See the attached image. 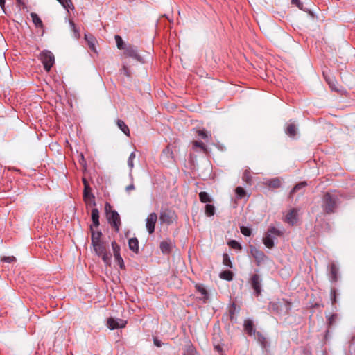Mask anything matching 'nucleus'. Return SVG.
<instances>
[{
	"instance_id": "f257e3e1",
	"label": "nucleus",
	"mask_w": 355,
	"mask_h": 355,
	"mask_svg": "<svg viewBox=\"0 0 355 355\" xmlns=\"http://www.w3.org/2000/svg\"><path fill=\"white\" fill-rule=\"evenodd\" d=\"M338 197L336 194L327 192L322 197L323 210L327 214L334 213L338 205Z\"/></svg>"
},
{
	"instance_id": "f03ea898",
	"label": "nucleus",
	"mask_w": 355,
	"mask_h": 355,
	"mask_svg": "<svg viewBox=\"0 0 355 355\" xmlns=\"http://www.w3.org/2000/svg\"><path fill=\"white\" fill-rule=\"evenodd\" d=\"M105 211L108 223L116 232H119L121 223L119 213L116 210L112 209V207L109 202L105 203Z\"/></svg>"
},
{
	"instance_id": "7ed1b4c3",
	"label": "nucleus",
	"mask_w": 355,
	"mask_h": 355,
	"mask_svg": "<svg viewBox=\"0 0 355 355\" xmlns=\"http://www.w3.org/2000/svg\"><path fill=\"white\" fill-rule=\"evenodd\" d=\"M95 253L101 257L106 266H110L112 263V254L107 251L106 244L101 241L92 244Z\"/></svg>"
},
{
	"instance_id": "20e7f679",
	"label": "nucleus",
	"mask_w": 355,
	"mask_h": 355,
	"mask_svg": "<svg viewBox=\"0 0 355 355\" xmlns=\"http://www.w3.org/2000/svg\"><path fill=\"white\" fill-rule=\"evenodd\" d=\"M270 308L278 314H288L291 310V302L287 300H278L277 302H272L269 304Z\"/></svg>"
},
{
	"instance_id": "39448f33",
	"label": "nucleus",
	"mask_w": 355,
	"mask_h": 355,
	"mask_svg": "<svg viewBox=\"0 0 355 355\" xmlns=\"http://www.w3.org/2000/svg\"><path fill=\"white\" fill-rule=\"evenodd\" d=\"M283 232L275 227H269L263 237V243L269 249L275 246L274 239L277 236H282Z\"/></svg>"
},
{
	"instance_id": "423d86ee",
	"label": "nucleus",
	"mask_w": 355,
	"mask_h": 355,
	"mask_svg": "<svg viewBox=\"0 0 355 355\" xmlns=\"http://www.w3.org/2000/svg\"><path fill=\"white\" fill-rule=\"evenodd\" d=\"M262 282L263 279L261 275L257 273L252 274L249 279L248 282L253 290V294L256 297L261 295L263 291Z\"/></svg>"
},
{
	"instance_id": "0eeeda50",
	"label": "nucleus",
	"mask_w": 355,
	"mask_h": 355,
	"mask_svg": "<svg viewBox=\"0 0 355 355\" xmlns=\"http://www.w3.org/2000/svg\"><path fill=\"white\" fill-rule=\"evenodd\" d=\"M177 218L175 211L168 208L162 209L159 215V220L161 223L168 225L175 221Z\"/></svg>"
},
{
	"instance_id": "6e6552de",
	"label": "nucleus",
	"mask_w": 355,
	"mask_h": 355,
	"mask_svg": "<svg viewBox=\"0 0 355 355\" xmlns=\"http://www.w3.org/2000/svg\"><path fill=\"white\" fill-rule=\"evenodd\" d=\"M40 59L44 69L46 71H49L55 63L53 54L49 51H44L41 53Z\"/></svg>"
},
{
	"instance_id": "1a4fd4ad",
	"label": "nucleus",
	"mask_w": 355,
	"mask_h": 355,
	"mask_svg": "<svg viewBox=\"0 0 355 355\" xmlns=\"http://www.w3.org/2000/svg\"><path fill=\"white\" fill-rule=\"evenodd\" d=\"M249 248L251 255L254 258L257 262V266H259L266 261L267 256L262 250L257 249L252 245H250Z\"/></svg>"
},
{
	"instance_id": "9d476101",
	"label": "nucleus",
	"mask_w": 355,
	"mask_h": 355,
	"mask_svg": "<svg viewBox=\"0 0 355 355\" xmlns=\"http://www.w3.org/2000/svg\"><path fill=\"white\" fill-rule=\"evenodd\" d=\"M123 53L126 57L132 58L141 62H143L141 56L138 53L137 47L134 45L128 44Z\"/></svg>"
},
{
	"instance_id": "9b49d317",
	"label": "nucleus",
	"mask_w": 355,
	"mask_h": 355,
	"mask_svg": "<svg viewBox=\"0 0 355 355\" xmlns=\"http://www.w3.org/2000/svg\"><path fill=\"white\" fill-rule=\"evenodd\" d=\"M111 244L115 261L119 266L121 269H123L125 268V265L123 259L121 256V248L115 241H112Z\"/></svg>"
},
{
	"instance_id": "f8f14e48",
	"label": "nucleus",
	"mask_w": 355,
	"mask_h": 355,
	"mask_svg": "<svg viewBox=\"0 0 355 355\" xmlns=\"http://www.w3.org/2000/svg\"><path fill=\"white\" fill-rule=\"evenodd\" d=\"M157 220V215L155 212L150 213L146 219V227L148 232L151 234L155 232V224Z\"/></svg>"
},
{
	"instance_id": "ddd939ff",
	"label": "nucleus",
	"mask_w": 355,
	"mask_h": 355,
	"mask_svg": "<svg viewBox=\"0 0 355 355\" xmlns=\"http://www.w3.org/2000/svg\"><path fill=\"white\" fill-rule=\"evenodd\" d=\"M127 322L119 318H110L107 319V324L111 330L123 328L125 327Z\"/></svg>"
},
{
	"instance_id": "4468645a",
	"label": "nucleus",
	"mask_w": 355,
	"mask_h": 355,
	"mask_svg": "<svg viewBox=\"0 0 355 355\" xmlns=\"http://www.w3.org/2000/svg\"><path fill=\"white\" fill-rule=\"evenodd\" d=\"M283 178H273L267 179L264 182V184L271 189H279L282 187Z\"/></svg>"
},
{
	"instance_id": "2eb2a0df",
	"label": "nucleus",
	"mask_w": 355,
	"mask_h": 355,
	"mask_svg": "<svg viewBox=\"0 0 355 355\" xmlns=\"http://www.w3.org/2000/svg\"><path fill=\"white\" fill-rule=\"evenodd\" d=\"M95 197L94 194L92 193V188L90 186H85L83 189V200L85 202H87L89 200H92V205L96 206V203L94 200Z\"/></svg>"
},
{
	"instance_id": "dca6fc26",
	"label": "nucleus",
	"mask_w": 355,
	"mask_h": 355,
	"mask_svg": "<svg viewBox=\"0 0 355 355\" xmlns=\"http://www.w3.org/2000/svg\"><path fill=\"white\" fill-rule=\"evenodd\" d=\"M326 318L328 329L326 331L325 338H327L329 329L335 324L336 320L338 319V315L337 313L329 314L326 315Z\"/></svg>"
},
{
	"instance_id": "f3484780",
	"label": "nucleus",
	"mask_w": 355,
	"mask_h": 355,
	"mask_svg": "<svg viewBox=\"0 0 355 355\" xmlns=\"http://www.w3.org/2000/svg\"><path fill=\"white\" fill-rule=\"evenodd\" d=\"M243 327L244 330L249 336H252L256 335L257 331L254 327L253 322L251 320H245L244 321Z\"/></svg>"
},
{
	"instance_id": "a211bd4d",
	"label": "nucleus",
	"mask_w": 355,
	"mask_h": 355,
	"mask_svg": "<svg viewBox=\"0 0 355 355\" xmlns=\"http://www.w3.org/2000/svg\"><path fill=\"white\" fill-rule=\"evenodd\" d=\"M286 222L288 224L293 225L297 221V211L296 209H291L286 216Z\"/></svg>"
},
{
	"instance_id": "6ab92c4d",
	"label": "nucleus",
	"mask_w": 355,
	"mask_h": 355,
	"mask_svg": "<svg viewBox=\"0 0 355 355\" xmlns=\"http://www.w3.org/2000/svg\"><path fill=\"white\" fill-rule=\"evenodd\" d=\"M159 248L161 252L165 254H169L171 252L172 242L171 240H164L160 243Z\"/></svg>"
},
{
	"instance_id": "aec40b11",
	"label": "nucleus",
	"mask_w": 355,
	"mask_h": 355,
	"mask_svg": "<svg viewBox=\"0 0 355 355\" xmlns=\"http://www.w3.org/2000/svg\"><path fill=\"white\" fill-rule=\"evenodd\" d=\"M91 218L92 221V227H98L99 223V211L97 208H93L91 211Z\"/></svg>"
},
{
	"instance_id": "412c9836",
	"label": "nucleus",
	"mask_w": 355,
	"mask_h": 355,
	"mask_svg": "<svg viewBox=\"0 0 355 355\" xmlns=\"http://www.w3.org/2000/svg\"><path fill=\"white\" fill-rule=\"evenodd\" d=\"M85 39L86 42H87L90 50L94 52H96V46H95V42H96L95 37L91 34H85Z\"/></svg>"
},
{
	"instance_id": "4be33fe9",
	"label": "nucleus",
	"mask_w": 355,
	"mask_h": 355,
	"mask_svg": "<svg viewBox=\"0 0 355 355\" xmlns=\"http://www.w3.org/2000/svg\"><path fill=\"white\" fill-rule=\"evenodd\" d=\"M128 246L130 250L136 254L139 253V241L136 237H133L129 239Z\"/></svg>"
},
{
	"instance_id": "5701e85b",
	"label": "nucleus",
	"mask_w": 355,
	"mask_h": 355,
	"mask_svg": "<svg viewBox=\"0 0 355 355\" xmlns=\"http://www.w3.org/2000/svg\"><path fill=\"white\" fill-rule=\"evenodd\" d=\"M338 268L336 264L332 263L330 265V279L331 282L338 280Z\"/></svg>"
},
{
	"instance_id": "b1692460",
	"label": "nucleus",
	"mask_w": 355,
	"mask_h": 355,
	"mask_svg": "<svg viewBox=\"0 0 355 355\" xmlns=\"http://www.w3.org/2000/svg\"><path fill=\"white\" fill-rule=\"evenodd\" d=\"M90 230H91V232H92V237H91L92 244L102 241L101 240V236H102L101 231H96V232H95L92 226H90Z\"/></svg>"
},
{
	"instance_id": "393cba45",
	"label": "nucleus",
	"mask_w": 355,
	"mask_h": 355,
	"mask_svg": "<svg viewBox=\"0 0 355 355\" xmlns=\"http://www.w3.org/2000/svg\"><path fill=\"white\" fill-rule=\"evenodd\" d=\"M198 196L200 202L202 203H211L213 200L209 194L206 191L200 192Z\"/></svg>"
},
{
	"instance_id": "a878e982",
	"label": "nucleus",
	"mask_w": 355,
	"mask_h": 355,
	"mask_svg": "<svg viewBox=\"0 0 355 355\" xmlns=\"http://www.w3.org/2000/svg\"><path fill=\"white\" fill-rule=\"evenodd\" d=\"M118 128L127 136H130V130L128 126L121 119L116 121Z\"/></svg>"
},
{
	"instance_id": "bb28decb",
	"label": "nucleus",
	"mask_w": 355,
	"mask_h": 355,
	"mask_svg": "<svg viewBox=\"0 0 355 355\" xmlns=\"http://www.w3.org/2000/svg\"><path fill=\"white\" fill-rule=\"evenodd\" d=\"M307 186V182L306 181L300 182V183H297L295 185V187L291 190L289 193V197L292 198L293 193L295 192L304 189Z\"/></svg>"
},
{
	"instance_id": "cd10ccee",
	"label": "nucleus",
	"mask_w": 355,
	"mask_h": 355,
	"mask_svg": "<svg viewBox=\"0 0 355 355\" xmlns=\"http://www.w3.org/2000/svg\"><path fill=\"white\" fill-rule=\"evenodd\" d=\"M216 212V208L214 205L207 203L205 206V213L207 216L211 217L213 216L215 214Z\"/></svg>"
},
{
	"instance_id": "c85d7f7f",
	"label": "nucleus",
	"mask_w": 355,
	"mask_h": 355,
	"mask_svg": "<svg viewBox=\"0 0 355 355\" xmlns=\"http://www.w3.org/2000/svg\"><path fill=\"white\" fill-rule=\"evenodd\" d=\"M31 17L33 24L35 25L36 27L41 28L43 26V23H42L40 17L37 15V14H36L35 12H31Z\"/></svg>"
},
{
	"instance_id": "c756f323",
	"label": "nucleus",
	"mask_w": 355,
	"mask_h": 355,
	"mask_svg": "<svg viewBox=\"0 0 355 355\" xmlns=\"http://www.w3.org/2000/svg\"><path fill=\"white\" fill-rule=\"evenodd\" d=\"M219 277L223 279L231 281L233 279L234 274L231 270H223L220 273Z\"/></svg>"
},
{
	"instance_id": "7c9ffc66",
	"label": "nucleus",
	"mask_w": 355,
	"mask_h": 355,
	"mask_svg": "<svg viewBox=\"0 0 355 355\" xmlns=\"http://www.w3.org/2000/svg\"><path fill=\"white\" fill-rule=\"evenodd\" d=\"M115 42L116 43L117 48L119 49H123L124 50L128 44H125L122 39V37L120 35H116L115 37Z\"/></svg>"
},
{
	"instance_id": "2f4dec72",
	"label": "nucleus",
	"mask_w": 355,
	"mask_h": 355,
	"mask_svg": "<svg viewBox=\"0 0 355 355\" xmlns=\"http://www.w3.org/2000/svg\"><path fill=\"white\" fill-rule=\"evenodd\" d=\"M135 158V152H132L128 157V166L130 168L129 176L130 177V178L132 180L133 179L132 174V168L134 167L133 160Z\"/></svg>"
},
{
	"instance_id": "473e14b6",
	"label": "nucleus",
	"mask_w": 355,
	"mask_h": 355,
	"mask_svg": "<svg viewBox=\"0 0 355 355\" xmlns=\"http://www.w3.org/2000/svg\"><path fill=\"white\" fill-rule=\"evenodd\" d=\"M197 352L191 345H188L184 348L183 355H196Z\"/></svg>"
},
{
	"instance_id": "72a5a7b5",
	"label": "nucleus",
	"mask_w": 355,
	"mask_h": 355,
	"mask_svg": "<svg viewBox=\"0 0 355 355\" xmlns=\"http://www.w3.org/2000/svg\"><path fill=\"white\" fill-rule=\"evenodd\" d=\"M297 128L294 124H289L286 130V133L290 137H294L296 135Z\"/></svg>"
},
{
	"instance_id": "f704fd0d",
	"label": "nucleus",
	"mask_w": 355,
	"mask_h": 355,
	"mask_svg": "<svg viewBox=\"0 0 355 355\" xmlns=\"http://www.w3.org/2000/svg\"><path fill=\"white\" fill-rule=\"evenodd\" d=\"M243 181L245 182L248 184H252V176L249 171L245 170L242 176Z\"/></svg>"
},
{
	"instance_id": "c9c22d12",
	"label": "nucleus",
	"mask_w": 355,
	"mask_h": 355,
	"mask_svg": "<svg viewBox=\"0 0 355 355\" xmlns=\"http://www.w3.org/2000/svg\"><path fill=\"white\" fill-rule=\"evenodd\" d=\"M67 11L69 8H73L71 0H57Z\"/></svg>"
},
{
	"instance_id": "e433bc0d",
	"label": "nucleus",
	"mask_w": 355,
	"mask_h": 355,
	"mask_svg": "<svg viewBox=\"0 0 355 355\" xmlns=\"http://www.w3.org/2000/svg\"><path fill=\"white\" fill-rule=\"evenodd\" d=\"M223 263L230 268H232V261L227 254H223Z\"/></svg>"
},
{
	"instance_id": "4c0bfd02",
	"label": "nucleus",
	"mask_w": 355,
	"mask_h": 355,
	"mask_svg": "<svg viewBox=\"0 0 355 355\" xmlns=\"http://www.w3.org/2000/svg\"><path fill=\"white\" fill-rule=\"evenodd\" d=\"M195 287H196V289L199 293H200L203 295V297L205 298H207L208 297V293H207V290L203 287L202 285H201V284H196Z\"/></svg>"
},
{
	"instance_id": "58836bf2",
	"label": "nucleus",
	"mask_w": 355,
	"mask_h": 355,
	"mask_svg": "<svg viewBox=\"0 0 355 355\" xmlns=\"http://www.w3.org/2000/svg\"><path fill=\"white\" fill-rule=\"evenodd\" d=\"M235 193L238 198H243L245 195V189L241 187H237L235 189Z\"/></svg>"
},
{
	"instance_id": "ea45409f",
	"label": "nucleus",
	"mask_w": 355,
	"mask_h": 355,
	"mask_svg": "<svg viewBox=\"0 0 355 355\" xmlns=\"http://www.w3.org/2000/svg\"><path fill=\"white\" fill-rule=\"evenodd\" d=\"M228 245L230 248H232L233 249H236V250H241L242 248L241 245L240 244V243H239L236 240H230L228 242Z\"/></svg>"
},
{
	"instance_id": "a19ab883",
	"label": "nucleus",
	"mask_w": 355,
	"mask_h": 355,
	"mask_svg": "<svg viewBox=\"0 0 355 355\" xmlns=\"http://www.w3.org/2000/svg\"><path fill=\"white\" fill-rule=\"evenodd\" d=\"M240 230L245 236H250L252 234V230L249 227L242 225L240 227Z\"/></svg>"
},
{
	"instance_id": "79ce46f5",
	"label": "nucleus",
	"mask_w": 355,
	"mask_h": 355,
	"mask_svg": "<svg viewBox=\"0 0 355 355\" xmlns=\"http://www.w3.org/2000/svg\"><path fill=\"white\" fill-rule=\"evenodd\" d=\"M331 300L332 304H334L337 301V290L335 288L331 289Z\"/></svg>"
},
{
	"instance_id": "37998d69",
	"label": "nucleus",
	"mask_w": 355,
	"mask_h": 355,
	"mask_svg": "<svg viewBox=\"0 0 355 355\" xmlns=\"http://www.w3.org/2000/svg\"><path fill=\"white\" fill-rule=\"evenodd\" d=\"M197 133L199 137L205 140L208 139L209 136H210V133L205 130H199Z\"/></svg>"
},
{
	"instance_id": "c03bdc74",
	"label": "nucleus",
	"mask_w": 355,
	"mask_h": 355,
	"mask_svg": "<svg viewBox=\"0 0 355 355\" xmlns=\"http://www.w3.org/2000/svg\"><path fill=\"white\" fill-rule=\"evenodd\" d=\"M1 261L3 263H12L16 261V258L14 256L3 257Z\"/></svg>"
},
{
	"instance_id": "a18cd8bd",
	"label": "nucleus",
	"mask_w": 355,
	"mask_h": 355,
	"mask_svg": "<svg viewBox=\"0 0 355 355\" xmlns=\"http://www.w3.org/2000/svg\"><path fill=\"white\" fill-rule=\"evenodd\" d=\"M235 311H236V304L234 303H232L229 309L230 318L231 320H233Z\"/></svg>"
},
{
	"instance_id": "49530a36",
	"label": "nucleus",
	"mask_w": 355,
	"mask_h": 355,
	"mask_svg": "<svg viewBox=\"0 0 355 355\" xmlns=\"http://www.w3.org/2000/svg\"><path fill=\"white\" fill-rule=\"evenodd\" d=\"M193 144V146L196 147H198L204 150H206V146L201 141H194Z\"/></svg>"
},
{
	"instance_id": "de8ad7c7",
	"label": "nucleus",
	"mask_w": 355,
	"mask_h": 355,
	"mask_svg": "<svg viewBox=\"0 0 355 355\" xmlns=\"http://www.w3.org/2000/svg\"><path fill=\"white\" fill-rule=\"evenodd\" d=\"M291 3L292 4H294L296 6H297L300 10L305 11V9L303 7V3L301 2L300 0H291Z\"/></svg>"
},
{
	"instance_id": "09e8293b",
	"label": "nucleus",
	"mask_w": 355,
	"mask_h": 355,
	"mask_svg": "<svg viewBox=\"0 0 355 355\" xmlns=\"http://www.w3.org/2000/svg\"><path fill=\"white\" fill-rule=\"evenodd\" d=\"M254 336L262 345L264 344L266 338L260 332L257 331L256 335Z\"/></svg>"
},
{
	"instance_id": "8fccbe9b",
	"label": "nucleus",
	"mask_w": 355,
	"mask_h": 355,
	"mask_svg": "<svg viewBox=\"0 0 355 355\" xmlns=\"http://www.w3.org/2000/svg\"><path fill=\"white\" fill-rule=\"evenodd\" d=\"M16 1L19 7H22L24 9L27 8V6L23 1V0H16Z\"/></svg>"
},
{
	"instance_id": "3c124183",
	"label": "nucleus",
	"mask_w": 355,
	"mask_h": 355,
	"mask_svg": "<svg viewBox=\"0 0 355 355\" xmlns=\"http://www.w3.org/2000/svg\"><path fill=\"white\" fill-rule=\"evenodd\" d=\"M122 71H123V73L126 76H128V77H130V73L129 69H128V68L126 66H123V67Z\"/></svg>"
},
{
	"instance_id": "603ef678",
	"label": "nucleus",
	"mask_w": 355,
	"mask_h": 355,
	"mask_svg": "<svg viewBox=\"0 0 355 355\" xmlns=\"http://www.w3.org/2000/svg\"><path fill=\"white\" fill-rule=\"evenodd\" d=\"M71 26L73 27L75 35L76 37H79V32L76 29L75 24L73 21H70Z\"/></svg>"
},
{
	"instance_id": "864d4df0",
	"label": "nucleus",
	"mask_w": 355,
	"mask_h": 355,
	"mask_svg": "<svg viewBox=\"0 0 355 355\" xmlns=\"http://www.w3.org/2000/svg\"><path fill=\"white\" fill-rule=\"evenodd\" d=\"M324 78L326 80V81L327 82V83L329 84V87H332L331 86V83L334 82V80L332 78H331L330 77H327V76L324 75Z\"/></svg>"
},
{
	"instance_id": "5fc2aeb1",
	"label": "nucleus",
	"mask_w": 355,
	"mask_h": 355,
	"mask_svg": "<svg viewBox=\"0 0 355 355\" xmlns=\"http://www.w3.org/2000/svg\"><path fill=\"white\" fill-rule=\"evenodd\" d=\"M324 78L326 80V81L327 82V83L329 84V87H332L331 86V83L334 82V80L332 78H331L330 77H327V76L324 75Z\"/></svg>"
},
{
	"instance_id": "6e6d98bb",
	"label": "nucleus",
	"mask_w": 355,
	"mask_h": 355,
	"mask_svg": "<svg viewBox=\"0 0 355 355\" xmlns=\"http://www.w3.org/2000/svg\"><path fill=\"white\" fill-rule=\"evenodd\" d=\"M135 189V185L133 183H131L130 185L127 186L126 188H125V190L127 192H129L132 190H134Z\"/></svg>"
},
{
	"instance_id": "4d7b16f0",
	"label": "nucleus",
	"mask_w": 355,
	"mask_h": 355,
	"mask_svg": "<svg viewBox=\"0 0 355 355\" xmlns=\"http://www.w3.org/2000/svg\"><path fill=\"white\" fill-rule=\"evenodd\" d=\"M154 344L155 345H156L157 347H161L162 346V342L159 340H157V338H155L154 339Z\"/></svg>"
},
{
	"instance_id": "13d9d810",
	"label": "nucleus",
	"mask_w": 355,
	"mask_h": 355,
	"mask_svg": "<svg viewBox=\"0 0 355 355\" xmlns=\"http://www.w3.org/2000/svg\"><path fill=\"white\" fill-rule=\"evenodd\" d=\"M6 0H0V7L4 11Z\"/></svg>"
},
{
	"instance_id": "bf43d9fd",
	"label": "nucleus",
	"mask_w": 355,
	"mask_h": 355,
	"mask_svg": "<svg viewBox=\"0 0 355 355\" xmlns=\"http://www.w3.org/2000/svg\"><path fill=\"white\" fill-rule=\"evenodd\" d=\"M82 181H83L84 187H85V186H89V184L85 178H83Z\"/></svg>"
},
{
	"instance_id": "052dcab7",
	"label": "nucleus",
	"mask_w": 355,
	"mask_h": 355,
	"mask_svg": "<svg viewBox=\"0 0 355 355\" xmlns=\"http://www.w3.org/2000/svg\"><path fill=\"white\" fill-rule=\"evenodd\" d=\"M331 86L332 87H330L331 88L332 90H338L337 88L336 87L334 82L331 83Z\"/></svg>"
},
{
	"instance_id": "680f3d73",
	"label": "nucleus",
	"mask_w": 355,
	"mask_h": 355,
	"mask_svg": "<svg viewBox=\"0 0 355 355\" xmlns=\"http://www.w3.org/2000/svg\"><path fill=\"white\" fill-rule=\"evenodd\" d=\"M80 157H81V161H80V163L81 164H83V162H85V158H84V156L83 154L80 155Z\"/></svg>"
},
{
	"instance_id": "e2e57ef3",
	"label": "nucleus",
	"mask_w": 355,
	"mask_h": 355,
	"mask_svg": "<svg viewBox=\"0 0 355 355\" xmlns=\"http://www.w3.org/2000/svg\"><path fill=\"white\" fill-rule=\"evenodd\" d=\"M215 348L217 349L218 352H221L222 351V349H221V347L220 346H217Z\"/></svg>"
}]
</instances>
